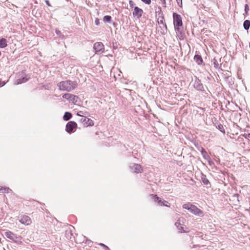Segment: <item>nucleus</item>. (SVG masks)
Instances as JSON below:
<instances>
[{
    "instance_id": "nucleus-9",
    "label": "nucleus",
    "mask_w": 250,
    "mask_h": 250,
    "mask_svg": "<svg viewBox=\"0 0 250 250\" xmlns=\"http://www.w3.org/2000/svg\"><path fill=\"white\" fill-rule=\"evenodd\" d=\"M62 98L63 99L68 100L75 104L78 102V100L79 99L78 96L68 93L64 94L62 95Z\"/></svg>"
},
{
    "instance_id": "nucleus-22",
    "label": "nucleus",
    "mask_w": 250,
    "mask_h": 250,
    "mask_svg": "<svg viewBox=\"0 0 250 250\" xmlns=\"http://www.w3.org/2000/svg\"><path fill=\"white\" fill-rule=\"evenodd\" d=\"M202 155L203 157L206 159V160H208L209 159L210 157L209 155L208 154V152L205 150V149L203 148H202V150L201 151Z\"/></svg>"
},
{
    "instance_id": "nucleus-42",
    "label": "nucleus",
    "mask_w": 250,
    "mask_h": 250,
    "mask_svg": "<svg viewBox=\"0 0 250 250\" xmlns=\"http://www.w3.org/2000/svg\"><path fill=\"white\" fill-rule=\"evenodd\" d=\"M1 52L0 51V56H1Z\"/></svg>"
},
{
    "instance_id": "nucleus-36",
    "label": "nucleus",
    "mask_w": 250,
    "mask_h": 250,
    "mask_svg": "<svg viewBox=\"0 0 250 250\" xmlns=\"http://www.w3.org/2000/svg\"><path fill=\"white\" fill-rule=\"evenodd\" d=\"M95 23L96 25H99L100 24V21H99V20L98 19H96L95 21Z\"/></svg>"
},
{
    "instance_id": "nucleus-25",
    "label": "nucleus",
    "mask_w": 250,
    "mask_h": 250,
    "mask_svg": "<svg viewBox=\"0 0 250 250\" xmlns=\"http://www.w3.org/2000/svg\"><path fill=\"white\" fill-rule=\"evenodd\" d=\"M0 191L2 193H9L12 191V190L9 188L1 187L0 188Z\"/></svg>"
},
{
    "instance_id": "nucleus-1",
    "label": "nucleus",
    "mask_w": 250,
    "mask_h": 250,
    "mask_svg": "<svg viewBox=\"0 0 250 250\" xmlns=\"http://www.w3.org/2000/svg\"><path fill=\"white\" fill-rule=\"evenodd\" d=\"M77 86V83L75 81L66 80L62 81L57 84V86L60 90L71 91L74 89Z\"/></svg>"
},
{
    "instance_id": "nucleus-37",
    "label": "nucleus",
    "mask_w": 250,
    "mask_h": 250,
    "mask_svg": "<svg viewBox=\"0 0 250 250\" xmlns=\"http://www.w3.org/2000/svg\"><path fill=\"white\" fill-rule=\"evenodd\" d=\"M45 3H46V4L47 5H48V6H51V4H50V2H49V0H45Z\"/></svg>"
},
{
    "instance_id": "nucleus-29",
    "label": "nucleus",
    "mask_w": 250,
    "mask_h": 250,
    "mask_svg": "<svg viewBox=\"0 0 250 250\" xmlns=\"http://www.w3.org/2000/svg\"><path fill=\"white\" fill-rule=\"evenodd\" d=\"M218 128L220 131H221L222 132H225V130H224V127L222 125H221V124L219 125L218 126Z\"/></svg>"
},
{
    "instance_id": "nucleus-3",
    "label": "nucleus",
    "mask_w": 250,
    "mask_h": 250,
    "mask_svg": "<svg viewBox=\"0 0 250 250\" xmlns=\"http://www.w3.org/2000/svg\"><path fill=\"white\" fill-rule=\"evenodd\" d=\"M173 18L175 30L177 34H180L181 33V30L180 27H182L183 25L182 18L179 14L176 13H173Z\"/></svg>"
},
{
    "instance_id": "nucleus-19",
    "label": "nucleus",
    "mask_w": 250,
    "mask_h": 250,
    "mask_svg": "<svg viewBox=\"0 0 250 250\" xmlns=\"http://www.w3.org/2000/svg\"><path fill=\"white\" fill-rule=\"evenodd\" d=\"M7 46V41L5 38L0 39V48H4Z\"/></svg>"
},
{
    "instance_id": "nucleus-28",
    "label": "nucleus",
    "mask_w": 250,
    "mask_h": 250,
    "mask_svg": "<svg viewBox=\"0 0 250 250\" xmlns=\"http://www.w3.org/2000/svg\"><path fill=\"white\" fill-rule=\"evenodd\" d=\"M212 62H213V65H214V67L215 68H219V63H218L217 60L214 58L212 60Z\"/></svg>"
},
{
    "instance_id": "nucleus-6",
    "label": "nucleus",
    "mask_w": 250,
    "mask_h": 250,
    "mask_svg": "<svg viewBox=\"0 0 250 250\" xmlns=\"http://www.w3.org/2000/svg\"><path fill=\"white\" fill-rule=\"evenodd\" d=\"M129 168L131 172L135 173H141L143 171L141 166L135 163L130 164Z\"/></svg>"
},
{
    "instance_id": "nucleus-27",
    "label": "nucleus",
    "mask_w": 250,
    "mask_h": 250,
    "mask_svg": "<svg viewBox=\"0 0 250 250\" xmlns=\"http://www.w3.org/2000/svg\"><path fill=\"white\" fill-rule=\"evenodd\" d=\"M111 21V17L106 15L104 17V21L107 22H110Z\"/></svg>"
},
{
    "instance_id": "nucleus-33",
    "label": "nucleus",
    "mask_w": 250,
    "mask_h": 250,
    "mask_svg": "<svg viewBox=\"0 0 250 250\" xmlns=\"http://www.w3.org/2000/svg\"><path fill=\"white\" fill-rule=\"evenodd\" d=\"M129 6L131 8H133L134 5H135L134 2L132 0H130L129 1Z\"/></svg>"
},
{
    "instance_id": "nucleus-31",
    "label": "nucleus",
    "mask_w": 250,
    "mask_h": 250,
    "mask_svg": "<svg viewBox=\"0 0 250 250\" xmlns=\"http://www.w3.org/2000/svg\"><path fill=\"white\" fill-rule=\"evenodd\" d=\"M141 0L143 2H144L145 3L147 4H150L151 2V0Z\"/></svg>"
},
{
    "instance_id": "nucleus-12",
    "label": "nucleus",
    "mask_w": 250,
    "mask_h": 250,
    "mask_svg": "<svg viewBox=\"0 0 250 250\" xmlns=\"http://www.w3.org/2000/svg\"><path fill=\"white\" fill-rule=\"evenodd\" d=\"M144 12L143 10L137 6H135L134 8V11L132 15L134 17L139 19L142 16Z\"/></svg>"
},
{
    "instance_id": "nucleus-20",
    "label": "nucleus",
    "mask_w": 250,
    "mask_h": 250,
    "mask_svg": "<svg viewBox=\"0 0 250 250\" xmlns=\"http://www.w3.org/2000/svg\"><path fill=\"white\" fill-rule=\"evenodd\" d=\"M72 117V114L70 112H66L63 116V119L65 121H67L69 120Z\"/></svg>"
},
{
    "instance_id": "nucleus-35",
    "label": "nucleus",
    "mask_w": 250,
    "mask_h": 250,
    "mask_svg": "<svg viewBox=\"0 0 250 250\" xmlns=\"http://www.w3.org/2000/svg\"><path fill=\"white\" fill-rule=\"evenodd\" d=\"M161 3L163 4V6L166 7V0H160Z\"/></svg>"
},
{
    "instance_id": "nucleus-18",
    "label": "nucleus",
    "mask_w": 250,
    "mask_h": 250,
    "mask_svg": "<svg viewBox=\"0 0 250 250\" xmlns=\"http://www.w3.org/2000/svg\"><path fill=\"white\" fill-rule=\"evenodd\" d=\"M165 19L164 16H162V17H159L157 20V22L158 24H162L163 27L166 29V30H167V26L166 23L164 22Z\"/></svg>"
},
{
    "instance_id": "nucleus-4",
    "label": "nucleus",
    "mask_w": 250,
    "mask_h": 250,
    "mask_svg": "<svg viewBox=\"0 0 250 250\" xmlns=\"http://www.w3.org/2000/svg\"><path fill=\"white\" fill-rule=\"evenodd\" d=\"M4 235L7 238L18 244H21L22 243L21 241L22 237L21 236H17L16 234H14L10 231H6L4 233Z\"/></svg>"
},
{
    "instance_id": "nucleus-24",
    "label": "nucleus",
    "mask_w": 250,
    "mask_h": 250,
    "mask_svg": "<svg viewBox=\"0 0 250 250\" xmlns=\"http://www.w3.org/2000/svg\"><path fill=\"white\" fill-rule=\"evenodd\" d=\"M202 181L204 183V185L207 186L209 185L210 186V183L209 180L207 178L206 176L205 175H203L202 177Z\"/></svg>"
},
{
    "instance_id": "nucleus-13",
    "label": "nucleus",
    "mask_w": 250,
    "mask_h": 250,
    "mask_svg": "<svg viewBox=\"0 0 250 250\" xmlns=\"http://www.w3.org/2000/svg\"><path fill=\"white\" fill-rule=\"evenodd\" d=\"M150 196L152 197L153 201L156 203H158V204L161 206H167L168 207V205H166L165 203L167 202V201L165 200H162L160 198H159L158 196H157L156 194H151Z\"/></svg>"
},
{
    "instance_id": "nucleus-26",
    "label": "nucleus",
    "mask_w": 250,
    "mask_h": 250,
    "mask_svg": "<svg viewBox=\"0 0 250 250\" xmlns=\"http://www.w3.org/2000/svg\"><path fill=\"white\" fill-rule=\"evenodd\" d=\"M55 32H56V34L61 39H63L64 38V36L63 34H62V33H61V32L60 30L56 29L55 31Z\"/></svg>"
},
{
    "instance_id": "nucleus-14",
    "label": "nucleus",
    "mask_w": 250,
    "mask_h": 250,
    "mask_svg": "<svg viewBox=\"0 0 250 250\" xmlns=\"http://www.w3.org/2000/svg\"><path fill=\"white\" fill-rule=\"evenodd\" d=\"M81 122L83 124L84 126H93L94 125L93 121L88 118L87 117H83L81 119Z\"/></svg>"
},
{
    "instance_id": "nucleus-39",
    "label": "nucleus",
    "mask_w": 250,
    "mask_h": 250,
    "mask_svg": "<svg viewBox=\"0 0 250 250\" xmlns=\"http://www.w3.org/2000/svg\"><path fill=\"white\" fill-rule=\"evenodd\" d=\"M158 15H159V17H162V16H164L163 13L161 11H160Z\"/></svg>"
},
{
    "instance_id": "nucleus-43",
    "label": "nucleus",
    "mask_w": 250,
    "mask_h": 250,
    "mask_svg": "<svg viewBox=\"0 0 250 250\" xmlns=\"http://www.w3.org/2000/svg\"><path fill=\"white\" fill-rule=\"evenodd\" d=\"M249 46L250 47V42H249Z\"/></svg>"
},
{
    "instance_id": "nucleus-38",
    "label": "nucleus",
    "mask_w": 250,
    "mask_h": 250,
    "mask_svg": "<svg viewBox=\"0 0 250 250\" xmlns=\"http://www.w3.org/2000/svg\"><path fill=\"white\" fill-rule=\"evenodd\" d=\"M5 83L4 82H1L0 81V87L3 86V85H5Z\"/></svg>"
},
{
    "instance_id": "nucleus-40",
    "label": "nucleus",
    "mask_w": 250,
    "mask_h": 250,
    "mask_svg": "<svg viewBox=\"0 0 250 250\" xmlns=\"http://www.w3.org/2000/svg\"><path fill=\"white\" fill-rule=\"evenodd\" d=\"M192 244H193V247H194L195 245L193 244V242L191 243Z\"/></svg>"
},
{
    "instance_id": "nucleus-41",
    "label": "nucleus",
    "mask_w": 250,
    "mask_h": 250,
    "mask_svg": "<svg viewBox=\"0 0 250 250\" xmlns=\"http://www.w3.org/2000/svg\"><path fill=\"white\" fill-rule=\"evenodd\" d=\"M195 239H197V238H198V237H197V236H195Z\"/></svg>"
},
{
    "instance_id": "nucleus-8",
    "label": "nucleus",
    "mask_w": 250,
    "mask_h": 250,
    "mask_svg": "<svg viewBox=\"0 0 250 250\" xmlns=\"http://www.w3.org/2000/svg\"><path fill=\"white\" fill-rule=\"evenodd\" d=\"M77 125L74 121H69L66 125L65 130L69 133L74 132V129L77 127Z\"/></svg>"
},
{
    "instance_id": "nucleus-17",
    "label": "nucleus",
    "mask_w": 250,
    "mask_h": 250,
    "mask_svg": "<svg viewBox=\"0 0 250 250\" xmlns=\"http://www.w3.org/2000/svg\"><path fill=\"white\" fill-rule=\"evenodd\" d=\"M194 60L198 65H200L203 62L201 56L198 54H196L194 56Z\"/></svg>"
},
{
    "instance_id": "nucleus-15",
    "label": "nucleus",
    "mask_w": 250,
    "mask_h": 250,
    "mask_svg": "<svg viewBox=\"0 0 250 250\" xmlns=\"http://www.w3.org/2000/svg\"><path fill=\"white\" fill-rule=\"evenodd\" d=\"M20 222L23 224L28 225L31 223L30 218L27 215H23L20 220Z\"/></svg>"
},
{
    "instance_id": "nucleus-5",
    "label": "nucleus",
    "mask_w": 250,
    "mask_h": 250,
    "mask_svg": "<svg viewBox=\"0 0 250 250\" xmlns=\"http://www.w3.org/2000/svg\"><path fill=\"white\" fill-rule=\"evenodd\" d=\"M250 133H245L244 135H243V137H240L239 138V141H243V142L241 143V144L243 145L242 146L244 148H245L248 149H249L250 148Z\"/></svg>"
},
{
    "instance_id": "nucleus-30",
    "label": "nucleus",
    "mask_w": 250,
    "mask_h": 250,
    "mask_svg": "<svg viewBox=\"0 0 250 250\" xmlns=\"http://www.w3.org/2000/svg\"><path fill=\"white\" fill-rule=\"evenodd\" d=\"M249 11V6L248 4H246L245 5V14L247 15L248 14Z\"/></svg>"
},
{
    "instance_id": "nucleus-11",
    "label": "nucleus",
    "mask_w": 250,
    "mask_h": 250,
    "mask_svg": "<svg viewBox=\"0 0 250 250\" xmlns=\"http://www.w3.org/2000/svg\"><path fill=\"white\" fill-rule=\"evenodd\" d=\"M185 219L183 217L180 218L178 221L175 223V225L177 228L180 232H186L184 229V227L182 226L183 224L184 223Z\"/></svg>"
},
{
    "instance_id": "nucleus-21",
    "label": "nucleus",
    "mask_w": 250,
    "mask_h": 250,
    "mask_svg": "<svg viewBox=\"0 0 250 250\" xmlns=\"http://www.w3.org/2000/svg\"><path fill=\"white\" fill-rule=\"evenodd\" d=\"M77 115L83 118V117L89 116V113L85 111H79L77 112Z\"/></svg>"
},
{
    "instance_id": "nucleus-34",
    "label": "nucleus",
    "mask_w": 250,
    "mask_h": 250,
    "mask_svg": "<svg viewBox=\"0 0 250 250\" xmlns=\"http://www.w3.org/2000/svg\"><path fill=\"white\" fill-rule=\"evenodd\" d=\"M176 1H177V2L178 5L180 7H182V0H176Z\"/></svg>"
},
{
    "instance_id": "nucleus-10",
    "label": "nucleus",
    "mask_w": 250,
    "mask_h": 250,
    "mask_svg": "<svg viewBox=\"0 0 250 250\" xmlns=\"http://www.w3.org/2000/svg\"><path fill=\"white\" fill-rule=\"evenodd\" d=\"M93 48L96 53H102L104 50V45L101 42H97L94 44Z\"/></svg>"
},
{
    "instance_id": "nucleus-2",
    "label": "nucleus",
    "mask_w": 250,
    "mask_h": 250,
    "mask_svg": "<svg viewBox=\"0 0 250 250\" xmlns=\"http://www.w3.org/2000/svg\"><path fill=\"white\" fill-rule=\"evenodd\" d=\"M183 208L188 210L190 212L195 215L202 217L204 216L203 211L198 208L196 206L193 205L190 203L185 204L183 205Z\"/></svg>"
},
{
    "instance_id": "nucleus-32",
    "label": "nucleus",
    "mask_w": 250,
    "mask_h": 250,
    "mask_svg": "<svg viewBox=\"0 0 250 250\" xmlns=\"http://www.w3.org/2000/svg\"><path fill=\"white\" fill-rule=\"evenodd\" d=\"M99 245L103 247L105 250H109V248L107 246H106V245H105L103 243H100Z\"/></svg>"
},
{
    "instance_id": "nucleus-16",
    "label": "nucleus",
    "mask_w": 250,
    "mask_h": 250,
    "mask_svg": "<svg viewBox=\"0 0 250 250\" xmlns=\"http://www.w3.org/2000/svg\"><path fill=\"white\" fill-rule=\"evenodd\" d=\"M29 78H27V76L25 75V76L22 77L21 78H19L16 81V84H21L22 83H24L28 81Z\"/></svg>"
},
{
    "instance_id": "nucleus-23",
    "label": "nucleus",
    "mask_w": 250,
    "mask_h": 250,
    "mask_svg": "<svg viewBox=\"0 0 250 250\" xmlns=\"http://www.w3.org/2000/svg\"><path fill=\"white\" fill-rule=\"evenodd\" d=\"M243 26L244 29L247 31V33H248V30L250 27V21L248 20L245 21L243 23Z\"/></svg>"
},
{
    "instance_id": "nucleus-7",
    "label": "nucleus",
    "mask_w": 250,
    "mask_h": 250,
    "mask_svg": "<svg viewBox=\"0 0 250 250\" xmlns=\"http://www.w3.org/2000/svg\"><path fill=\"white\" fill-rule=\"evenodd\" d=\"M193 87L198 91H205L204 86L201 83V80L196 76H194Z\"/></svg>"
}]
</instances>
